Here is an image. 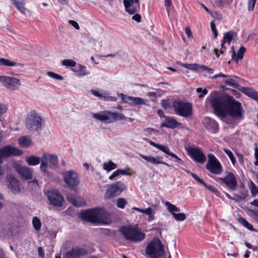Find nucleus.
<instances>
[{
    "mask_svg": "<svg viewBox=\"0 0 258 258\" xmlns=\"http://www.w3.org/2000/svg\"><path fill=\"white\" fill-rule=\"evenodd\" d=\"M217 91H213L211 96L208 99L211 103L215 114L220 118H225L229 115L233 119L238 120L243 119L244 110L241 104L236 101L232 96H212L216 95Z\"/></svg>",
    "mask_w": 258,
    "mask_h": 258,
    "instance_id": "1",
    "label": "nucleus"
},
{
    "mask_svg": "<svg viewBox=\"0 0 258 258\" xmlns=\"http://www.w3.org/2000/svg\"><path fill=\"white\" fill-rule=\"evenodd\" d=\"M81 218L90 223L105 224L110 219V215L103 208H96L81 213Z\"/></svg>",
    "mask_w": 258,
    "mask_h": 258,
    "instance_id": "2",
    "label": "nucleus"
},
{
    "mask_svg": "<svg viewBox=\"0 0 258 258\" xmlns=\"http://www.w3.org/2000/svg\"><path fill=\"white\" fill-rule=\"evenodd\" d=\"M120 232L126 240L137 243L143 240L146 236L144 232L132 226H123L119 228Z\"/></svg>",
    "mask_w": 258,
    "mask_h": 258,
    "instance_id": "3",
    "label": "nucleus"
},
{
    "mask_svg": "<svg viewBox=\"0 0 258 258\" xmlns=\"http://www.w3.org/2000/svg\"><path fill=\"white\" fill-rule=\"evenodd\" d=\"M145 253L151 258H161L164 256L165 251L161 240L154 238L147 245Z\"/></svg>",
    "mask_w": 258,
    "mask_h": 258,
    "instance_id": "4",
    "label": "nucleus"
},
{
    "mask_svg": "<svg viewBox=\"0 0 258 258\" xmlns=\"http://www.w3.org/2000/svg\"><path fill=\"white\" fill-rule=\"evenodd\" d=\"M49 161V167L52 169H55L58 163L57 156L55 154H50L48 153L43 154L41 157V163L40 166V170L44 173L47 177L51 176L50 173L48 171L47 167L48 162Z\"/></svg>",
    "mask_w": 258,
    "mask_h": 258,
    "instance_id": "5",
    "label": "nucleus"
},
{
    "mask_svg": "<svg viewBox=\"0 0 258 258\" xmlns=\"http://www.w3.org/2000/svg\"><path fill=\"white\" fill-rule=\"evenodd\" d=\"M44 123L42 117L39 116L35 111H31L25 120L26 128L32 132L41 130Z\"/></svg>",
    "mask_w": 258,
    "mask_h": 258,
    "instance_id": "6",
    "label": "nucleus"
},
{
    "mask_svg": "<svg viewBox=\"0 0 258 258\" xmlns=\"http://www.w3.org/2000/svg\"><path fill=\"white\" fill-rule=\"evenodd\" d=\"M172 106L176 114L180 116L188 118L192 115V106L191 103L176 100L173 102Z\"/></svg>",
    "mask_w": 258,
    "mask_h": 258,
    "instance_id": "7",
    "label": "nucleus"
},
{
    "mask_svg": "<svg viewBox=\"0 0 258 258\" xmlns=\"http://www.w3.org/2000/svg\"><path fill=\"white\" fill-rule=\"evenodd\" d=\"M92 116L97 120L105 121L107 123H112L114 121L127 118L122 113L112 112L110 111H105L101 113H94Z\"/></svg>",
    "mask_w": 258,
    "mask_h": 258,
    "instance_id": "8",
    "label": "nucleus"
},
{
    "mask_svg": "<svg viewBox=\"0 0 258 258\" xmlns=\"http://www.w3.org/2000/svg\"><path fill=\"white\" fill-rule=\"evenodd\" d=\"M63 177L66 186L71 190L77 192L80 183L78 173L74 170H69L63 174Z\"/></svg>",
    "mask_w": 258,
    "mask_h": 258,
    "instance_id": "9",
    "label": "nucleus"
},
{
    "mask_svg": "<svg viewBox=\"0 0 258 258\" xmlns=\"http://www.w3.org/2000/svg\"><path fill=\"white\" fill-rule=\"evenodd\" d=\"M126 189V185L122 181H116L108 185L105 193V198L110 199L119 196L122 192Z\"/></svg>",
    "mask_w": 258,
    "mask_h": 258,
    "instance_id": "10",
    "label": "nucleus"
},
{
    "mask_svg": "<svg viewBox=\"0 0 258 258\" xmlns=\"http://www.w3.org/2000/svg\"><path fill=\"white\" fill-rule=\"evenodd\" d=\"M216 181L224 183L227 187L232 191H235L237 189L238 186L236 177L233 173L230 171H227L226 176L224 178L218 177Z\"/></svg>",
    "mask_w": 258,
    "mask_h": 258,
    "instance_id": "11",
    "label": "nucleus"
},
{
    "mask_svg": "<svg viewBox=\"0 0 258 258\" xmlns=\"http://www.w3.org/2000/svg\"><path fill=\"white\" fill-rule=\"evenodd\" d=\"M0 82L8 89L16 90L21 85L20 80L14 77L0 76Z\"/></svg>",
    "mask_w": 258,
    "mask_h": 258,
    "instance_id": "12",
    "label": "nucleus"
},
{
    "mask_svg": "<svg viewBox=\"0 0 258 258\" xmlns=\"http://www.w3.org/2000/svg\"><path fill=\"white\" fill-rule=\"evenodd\" d=\"M46 195L51 205L57 207H60L62 206L64 199L58 190L48 191Z\"/></svg>",
    "mask_w": 258,
    "mask_h": 258,
    "instance_id": "13",
    "label": "nucleus"
},
{
    "mask_svg": "<svg viewBox=\"0 0 258 258\" xmlns=\"http://www.w3.org/2000/svg\"><path fill=\"white\" fill-rule=\"evenodd\" d=\"M117 96L121 98V103H128L132 106L146 104L145 100L139 97L130 96L122 93H117Z\"/></svg>",
    "mask_w": 258,
    "mask_h": 258,
    "instance_id": "14",
    "label": "nucleus"
},
{
    "mask_svg": "<svg viewBox=\"0 0 258 258\" xmlns=\"http://www.w3.org/2000/svg\"><path fill=\"white\" fill-rule=\"evenodd\" d=\"M186 151L190 157L195 161L204 163L206 161V157L199 148L189 147Z\"/></svg>",
    "mask_w": 258,
    "mask_h": 258,
    "instance_id": "15",
    "label": "nucleus"
},
{
    "mask_svg": "<svg viewBox=\"0 0 258 258\" xmlns=\"http://www.w3.org/2000/svg\"><path fill=\"white\" fill-rule=\"evenodd\" d=\"M125 11L130 15H134L140 10L139 0H123Z\"/></svg>",
    "mask_w": 258,
    "mask_h": 258,
    "instance_id": "16",
    "label": "nucleus"
},
{
    "mask_svg": "<svg viewBox=\"0 0 258 258\" xmlns=\"http://www.w3.org/2000/svg\"><path fill=\"white\" fill-rule=\"evenodd\" d=\"M203 123L205 128L210 133L216 134L219 131L218 123L212 118L206 116L203 118Z\"/></svg>",
    "mask_w": 258,
    "mask_h": 258,
    "instance_id": "17",
    "label": "nucleus"
},
{
    "mask_svg": "<svg viewBox=\"0 0 258 258\" xmlns=\"http://www.w3.org/2000/svg\"><path fill=\"white\" fill-rule=\"evenodd\" d=\"M88 254V250L80 247H73L71 250L68 251L63 258H79L80 256Z\"/></svg>",
    "mask_w": 258,
    "mask_h": 258,
    "instance_id": "18",
    "label": "nucleus"
},
{
    "mask_svg": "<svg viewBox=\"0 0 258 258\" xmlns=\"http://www.w3.org/2000/svg\"><path fill=\"white\" fill-rule=\"evenodd\" d=\"M182 123L178 122L173 117L165 116V120L161 123V127H167L174 129L176 127H181Z\"/></svg>",
    "mask_w": 258,
    "mask_h": 258,
    "instance_id": "19",
    "label": "nucleus"
},
{
    "mask_svg": "<svg viewBox=\"0 0 258 258\" xmlns=\"http://www.w3.org/2000/svg\"><path fill=\"white\" fill-rule=\"evenodd\" d=\"M206 167L211 173L215 175H219L223 172V167L219 161L212 164H206Z\"/></svg>",
    "mask_w": 258,
    "mask_h": 258,
    "instance_id": "20",
    "label": "nucleus"
},
{
    "mask_svg": "<svg viewBox=\"0 0 258 258\" xmlns=\"http://www.w3.org/2000/svg\"><path fill=\"white\" fill-rule=\"evenodd\" d=\"M18 173L21 175L22 178L25 180L32 178V172L29 168L27 167L20 166L17 168Z\"/></svg>",
    "mask_w": 258,
    "mask_h": 258,
    "instance_id": "21",
    "label": "nucleus"
},
{
    "mask_svg": "<svg viewBox=\"0 0 258 258\" xmlns=\"http://www.w3.org/2000/svg\"><path fill=\"white\" fill-rule=\"evenodd\" d=\"M8 187L14 194L19 192L20 190V189L19 181L18 179L14 177H11L9 180Z\"/></svg>",
    "mask_w": 258,
    "mask_h": 258,
    "instance_id": "22",
    "label": "nucleus"
},
{
    "mask_svg": "<svg viewBox=\"0 0 258 258\" xmlns=\"http://www.w3.org/2000/svg\"><path fill=\"white\" fill-rule=\"evenodd\" d=\"M140 156L146 160L147 162H149L154 165H158L160 164L161 160H163V157L160 156H157V157H154L153 156H146L142 154H139Z\"/></svg>",
    "mask_w": 258,
    "mask_h": 258,
    "instance_id": "23",
    "label": "nucleus"
},
{
    "mask_svg": "<svg viewBox=\"0 0 258 258\" xmlns=\"http://www.w3.org/2000/svg\"><path fill=\"white\" fill-rule=\"evenodd\" d=\"M238 90L240 91L243 94H245L246 96L253 100H254L257 93L256 91H254V89L251 88H247L241 86Z\"/></svg>",
    "mask_w": 258,
    "mask_h": 258,
    "instance_id": "24",
    "label": "nucleus"
},
{
    "mask_svg": "<svg viewBox=\"0 0 258 258\" xmlns=\"http://www.w3.org/2000/svg\"><path fill=\"white\" fill-rule=\"evenodd\" d=\"M86 67L82 64H78L77 67L73 69V71L78 77H83L89 74V72L86 70Z\"/></svg>",
    "mask_w": 258,
    "mask_h": 258,
    "instance_id": "25",
    "label": "nucleus"
},
{
    "mask_svg": "<svg viewBox=\"0 0 258 258\" xmlns=\"http://www.w3.org/2000/svg\"><path fill=\"white\" fill-rule=\"evenodd\" d=\"M0 64L7 67L20 66L23 67L24 66L23 63H16L5 58H0Z\"/></svg>",
    "mask_w": 258,
    "mask_h": 258,
    "instance_id": "26",
    "label": "nucleus"
},
{
    "mask_svg": "<svg viewBox=\"0 0 258 258\" xmlns=\"http://www.w3.org/2000/svg\"><path fill=\"white\" fill-rule=\"evenodd\" d=\"M26 161L30 166H36L41 162V158L36 156H30L26 158Z\"/></svg>",
    "mask_w": 258,
    "mask_h": 258,
    "instance_id": "27",
    "label": "nucleus"
},
{
    "mask_svg": "<svg viewBox=\"0 0 258 258\" xmlns=\"http://www.w3.org/2000/svg\"><path fill=\"white\" fill-rule=\"evenodd\" d=\"M237 36V33L233 31H230L224 33L223 39L224 41L228 43L230 45L231 41L234 37Z\"/></svg>",
    "mask_w": 258,
    "mask_h": 258,
    "instance_id": "28",
    "label": "nucleus"
},
{
    "mask_svg": "<svg viewBox=\"0 0 258 258\" xmlns=\"http://www.w3.org/2000/svg\"><path fill=\"white\" fill-rule=\"evenodd\" d=\"M164 205L167 207L168 211L174 216V214H176L175 212H178L180 211L179 208L177 207L175 205L172 204L168 201H165L164 202Z\"/></svg>",
    "mask_w": 258,
    "mask_h": 258,
    "instance_id": "29",
    "label": "nucleus"
},
{
    "mask_svg": "<svg viewBox=\"0 0 258 258\" xmlns=\"http://www.w3.org/2000/svg\"><path fill=\"white\" fill-rule=\"evenodd\" d=\"M12 4L20 12L24 14V11L26 10L25 8V0H22L21 1H18V0H12Z\"/></svg>",
    "mask_w": 258,
    "mask_h": 258,
    "instance_id": "30",
    "label": "nucleus"
},
{
    "mask_svg": "<svg viewBox=\"0 0 258 258\" xmlns=\"http://www.w3.org/2000/svg\"><path fill=\"white\" fill-rule=\"evenodd\" d=\"M19 143L23 147H28L32 144V142L28 137L23 136L19 138Z\"/></svg>",
    "mask_w": 258,
    "mask_h": 258,
    "instance_id": "31",
    "label": "nucleus"
},
{
    "mask_svg": "<svg viewBox=\"0 0 258 258\" xmlns=\"http://www.w3.org/2000/svg\"><path fill=\"white\" fill-rule=\"evenodd\" d=\"M238 222L244 226L245 228L251 231H254L255 230L253 228L252 225L248 223L243 217H240L237 220Z\"/></svg>",
    "mask_w": 258,
    "mask_h": 258,
    "instance_id": "32",
    "label": "nucleus"
},
{
    "mask_svg": "<svg viewBox=\"0 0 258 258\" xmlns=\"http://www.w3.org/2000/svg\"><path fill=\"white\" fill-rule=\"evenodd\" d=\"M224 84L226 85H229L236 88L238 90H239V88L240 87V85H239L238 84V81L234 79H229L224 81Z\"/></svg>",
    "mask_w": 258,
    "mask_h": 258,
    "instance_id": "33",
    "label": "nucleus"
},
{
    "mask_svg": "<svg viewBox=\"0 0 258 258\" xmlns=\"http://www.w3.org/2000/svg\"><path fill=\"white\" fill-rule=\"evenodd\" d=\"M246 48L244 46H241L240 47L237 54H236L234 60L237 63L239 60L242 59L243 57Z\"/></svg>",
    "mask_w": 258,
    "mask_h": 258,
    "instance_id": "34",
    "label": "nucleus"
},
{
    "mask_svg": "<svg viewBox=\"0 0 258 258\" xmlns=\"http://www.w3.org/2000/svg\"><path fill=\"white\" fill-rule=\"evenodd\" d=\"M32 224L34 228L36 231H39L41 227V222L37 217H34L32 220Z\"/></svg>",
    "mask_w": 258,
    "mask_h": 258,
    "instance_id": "35",
    "label": "nucleus"
},
{
    "mask_svg": "<svg viewBox=\"0 0 258 258\" xmlns=\"http://www.w3.org/2000/svg\"><path fill=\"white\" fill-rule=\"evenodd\" d=\"M116 164L112 162L111 161H109L108 163H105L103 164V169L109 172L116 168Z\"/></svg>",
    "mask_w": 258,
    "mask_h": 258,
    "instance_id": "36",
    "label": "nucleus"
},
{
    "mask_svg": "<svg viewBox=\"0 0 258 258\" xmlns=\"http://www.w3.org/2000/svg\"><path fill=\"white\" fill-rule=\"evenodd\" d=\"M142 213H144L148 216V221H151L154 219V213H153L152 209L151 207L143 209Z\"/></svg>",
    "mask_w": 258,
    "mask_h": 258,
    "instance_id": "37",
    "label": "nucleus"
},
{
    "mask_svg": "<svg viewBox=\"0 0 258 258\" xmlns=\"http://www.w3.org/2000/svg\"><path fill=\"white\" fill-rule=\"evenodd\" d=\"M181 66L186 69L192 71H197L201 67V65L196 63H181Z\"/></svg>",
    "mask_w": 258,
    "mask_h": 258,
    "instance_id": "38",
    "label": "nucleus"
},
{
    "mask_svg": "<svg viewBox=\"0 0 258 258\" xmlns=\"http://www.w3.org/2000/svg\"><path fill=\"white\" fill-rule=\"evenodd\" d=\"M224 152L228 156L230 160H231L232 164L235 165L236 163V159L233 154V153L229 149L224 148L223 149Z\"/></svg>",
    "mask_w": 258,
    "mask_h": 258,
    "instance_id": "39",
    "label": "nucleus"
},
{
    "mask_svg": "<svg viewBox=\"0 0 258 258\" xmlns=\"http://www.w3.org/2000/svg\"><path fill=\"white\" fill-rule=\"evenodd\" d=\"M62 64L66 67H76V62L72 59H68L63 60Z\"/></svg>",
    "mask_w": 258,
    "mask_h": 258,
    "instance_id": "40",
    "label": "nucleus"
},
{
    "mask_svg": "<svg viewBox=\"0 0 258 258\" xmlns=\"http://www.w3.org/2000/svg\"><path fill=\"white\" fill-rule=\"evenodd\" d=\"M127 204V202L124 198H119L117 200V207L120 209H123Z\"/></svg>",
    "mask_w": 258,
    "mask_h": 258,
    "instance_id": "41",
    "label": "nucleus"
},
{
    "mask_svg": "<svg viewBox=\"0 0 258 258\" xmlns=\"http://www.w3.org/2000/svg\"><path fill=\"white\" fill-rule=\"evenodd\" d=\"M204 186L205 187H206L207 189H208L209 190H210L212 192L215 194L217 196L220 197V192L214 186H213L211 185H208L206 183V184H205Z\"/></svg>",
    "mask_w": 258,
    "mask_h": 258,
    "instance_id": "42",
    "label": "nucleus"
},
{
    "mask_svg": "<svg viewBox=\"0 0 258 258\" xmlns=\"http://www.w3.org/2000/svg\"><path fill=\"white\" fill-rule=\"evenodd\" d=\"M173 217L177 221H183L186 219V215L183 213H176Z\"/></svg>",
    "mask_w": 258,
    "mask_h": 258,
    "instance_id": "43",
    "label": "nucleus"
},
{
    "mask_svg": "<svg viewBox=\"0 0 258 258\" xmlns=\"http://www.w3.org/2000/svg\"><path fill=\"white\" fill-rule=\"evenodd\" d=\"M47 75L49 77H50L54 79H55V80H62L63 79V78L61 75L57 74L52 72H47Z\"/></svg>",
    "mask_w": 258,
    "mask_h": 258,
    "instance_id": "44",
    "label": "nucleus"
},
{
    "mask_svg": "<svg viewBox=\"0 0 258 258\" xmlns=\"http://www.w3.org/2000/svg\"><path fill=\"white\" fill-rule=\"evenodd\" d=\"M158 149L161 150V151L163 152L164 153L170 156L171 154L173 153L170 151V149L167 146L163 145H159L158 148Z\"/></svg>",
    "mask_w": 258,
    "mask_h": 258,
    "instance_id": "45",
    "label": "nucleus"
},
{
    "mask_svg": "<svg viewBox=\"0 0 258 258\" xmlns=\"http://www.w3.org/2000/svg\"><path fill=\"white\" fill-rule=\"evenodd\" d=\"M158 149L161 150V151L163 152L164 153L170 156L171 154L173 153L170 151V149L167 146L163 145H159L158 148Z\"/></svg>",
    "mask_w": 258,
    "mask_h": 258,
    "instance_id": "46",
    "label": "nucleus"
},
{
    "mask_svg": "<svg viewBox=\"0 0 258 258\" xmlns=\"http://www.w3.org/2000/svg\"><path fill=\"white\" fill-rule=\"evenodd\" d=\"M247 213L250 216H254L253 218L255 220H258V210H257L248 209Z\"/></svg>",
    "mask_w": 258,
    "mask_h": 258,
    "instance_id": "47",
    "label": "nucleus"
},
{
    "mask_svg": "<svg viewBox=\"0 0 258 258\" xmlns=\"http://www.w3.org/2000/svg\"><path fill=\"white\" fill-rule=\"evenodd\" d=\"M250 191L252 196H255L256 194L258 195V188L256 185L252 181H250Z\"/></svg>",
    "mask_w": 258,
    "mask_h": 258,
    "instance_id": "48",
    "label": "nucleus"
},
{
    "mask_svg": "<svg viewBox=\"0 0 258 258\" xmlns=\"http://www.w3.org/2000/svg\"><path fill=\"white\" fill-rule=\"evenodd\" d=\"M165 6L166 9L167 13L169 14V11L173 9V6L172 4L171 0H164Z\"/></svg>",
    "mask_w": 258,
    "mask_h": 258,
    "instance_id": "49",
    "label": "nucleus"
},
{
    "mask_svg": "<svg viewBox=\"0 0 258 258\" xmlns=\"http://www.w3.org/2000/svg\"><path fill=\"white\" fill-rule=\"evenodd\" d=\"M190 175L192 177L199 183L202 184L203 185L206 184V182L203 180L201 179L196 174L190 172Z\"/></svg>",
    "mask_w": 258,
    "mask_h": 258,
    "instance_id": "50",
    "label": "nucleus"
},
{
    "mask_svg": "<svg viewBox=\"0 0 258 258\" xmlns=\"http://www.w3.org/2000/svg\"><path fill=\"white\" fill-rule=\"evenodd\" d=\"M211 28L212 31L214 34V38H216L218 35V32L216 29V25L214 21H212L210 23Z\"/></svg>",
    "mask_w": 258,
    "mask_h": 258,
    "instance_id": "51",
    "label": "nucleus"
},
{
    "mask_svg": "<svg viewBox=\"0 0 258 258\" xmlns=\"http://www.w3.org/2000/svg\"><path fill=\"white\" fill-rule=\"evenodd\" d=\"M161 105L165 110L170 108L171 107L168 100H162L161 102Z\"/></svg>",
    "mask_w": 258,
    "mask_h": 258,
    "instance_id": "52",
    "label": "nucleus"
},
{
    "mask_svg": "<svg viewBox=\"0 0 258 258\" xmlns=\"http://www.w3.org/2000/svg\"><path fill=\"white\" fill-rule=\"evenodd\" d=\"M210 14L212 17L218 20H221L222 19V15L217 11H211Z\"/></svg>",
    "mask_w": 258,
    "mask_h": 258,
    "instance_id": "53",
    "label": "nucleus"
},
{
    "mask_svg": "<svg viewBox=\"0 0 258 258\" xmlns=\"http://www.w3.org/2000/svg\"><path fill=\"white\" fill-rule=\"evenodd\" d=\"M208 158L209 160L208 161V162L207 164H212V163H215L216 161H219L216 157L215 156L212 154H208Z\"/></svg>",
    "mask_w": 258,
    "mask_h": 258,
    "instance_id": "54",
    "label": "nucleus"
},
{
    "mask_svg": "<svg viewBox=\"0 0 258 258\" xmlns=\"http://www.w3.org/2000/svg\"><path fill=\"white\" fill-rule=\"evenodd\" d=\"M256 0H248V10L249 11H253L255 5Z\"/></svg>",
    "mask_w": 258,
    "mask_h": 258,
    "instance_id": "55",
    "label": "nucleus"
},
{
    "mask_svg": "<svg viewBox=\"0 0 258 258\" xmlns=\"http://www.w3.org/2000/svg\"><path fill=\"white\" fill-rule=\"evenodd\" d=\"M103 98L105 100L110 101H116L117 98L115 97L109 96L107 94H104Z\"/></svg>",
    "mask_w": 258,
    "mask_h": 258,
    "instance_id": "56",
    "label": "nucleus"
},
{
    "mask_svg": "<svg viewBox=\"0 0 258 258\" xmlns=\"http://www.w3.org/2000/svg\"><path fill=\"white\" fill-rule=\"evenodd\" d=\"M170 156L175 159L174 161L175 162L178 163L180 164H183V161L180 158H179L175 154L172 153Z\"/></svg>",
    "mask_w": 258,
    "mask_h": 258,
    "instance_id": "57",
    "label": "nucleus"
},
{
    "mask_svg": "<svg viewBox=\"0 0 258 258\" xmlns=\"http://www.w3.org/2000/svg\"><path fill=\"white\" fill-rule=\"evenodd\" d=\"M8 110L7 107L6 105L0 104V115L5 113Z\"/></svg>",
    "mask_w": 258,
    "mask_h": 258,
    "instance_id": "58",
    "label": "nucleus"
},
{
    "mask_svg": "<svg viewBox=\"0 0 258 258\" xmlns=\"http://www.w3.org/2000/svg\"><path fill=\"white\" fill-rule=\"evenodd\" d=\"M38 255L40 258H44L45 253H44V251L42 247H38Z\"/></svg>",
    "mask_w": 258,
    "mask_h": 258,
    "instance_id": "59",
    "label": "nucleus"
},
{
    "mask_svg": "<svg viewBox=\"0 0 258 258\" xmlns=\"http://www.w3.org/2000/svg\"><path fill=\"white\" fill-rule=\"evenodd\" d=\"M134 14L135 15L132 17V19L138 23L140 22L141 21V16L139 14H137L136 13Z\"/></svg>",
    "mask_w": 258,
    "mask_h": 258,
    "instance_id": "60",
    "label": "nucleus"
},
{
    "mask_svg": "<svg viewBox=\"0 0 258 258\" xmlns=\"http://www.w3.org/2000/svg\"><path fill=\"white\" fill-rule=\"evenodd\" d=\"M69 23L73 26L76 29L79 30L80 26L78 23L74 20H69Z\"/></svg>",
    "mask_w": 258,
    "mask_h": 258,
    "instance_id": "61",
    "label": "nucleus"
},
{
    "mask_svg": "<svg viewBox=\"0 0 258 258\" xmlns=\"http://www.w3.org/2000/svg\"><path fill=\"white\" fill-rule=\"evenodd\" d=\"M144 131L145 132H148L150 134H151L153 133H159L158 131H157L153 128H151V127L145 128L144 129Z\"/></svg>",
    "mask_w": 258,
    "mask_h": 258,
    "instance_id": "62",
    "label": "nucleus"
},
{
    "mask_svg": "<svg viewBox=\"0 0 258 258\" xmlns=\"http://www.w3.org/2000/svg\"><path fill=\"white\" fill-rule=\"evenodd\" d=\"M92 93L95 96L98 97L99 98H103V94H102L98 91H96L95 90H91Z\"/></svg>",
    "mask_w": 258,
    "mask_h": 258,
    "instance_id": "63",
    "label": "nucleus"
},
{
    "mask_svg": "<svg viewBox=\"0 0 258 258\" xmlns=\"http://www.w3.org/2000/svg\"><path fill=\"white\" fill-rule=\"evenodd\" d=\"M215 5L219 7H223L224 0H211Z\"/></svg>",
    "mask_w": 258,
    "mask_h": 258,
    "instance_id": "64",
    "label": "nucleus"
}]
</instances>
